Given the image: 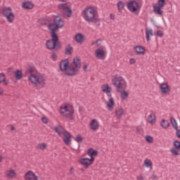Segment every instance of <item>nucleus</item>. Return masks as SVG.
<instances>
[{"label":"nucleus","instance_id":"473e14b6","mask_svg":"<svg viewBox=\"0 0 180 180\" xmlns=\"http://www.w3.org/2000/svg\"><path fill=\"white\" fill-rule=\"evenodd\" d=\"M6 175L7 176H8V178H13V176L16 175V172H15V170L11 169L8 172Z\"/></svg>","mask_w":180,"mask_h":180},{"label":"nucleus","instance_id":"5fc2aeb1","mask_svg":"<svg viewBox=\"0 0 180 180\" xmlns=\"http://www.w3.org/2000/svg\"><path fill=\"white\" fill-rule=\"evenodd\" d=\"M83 68H84V71H86V68H88V65H84V67H83Z\"/></svg>","mask_w":180,"mask_h":180},{"label":"nucleus","instance_id":"f704fd0d","mask_svg":"<svg viewBox=\"0 0 180 180\" xmlns=\"http://www.w3.org/2000/svg\"><path fill=\"white\" fill-rule=\"evenodd\" d=\"M144 164H145L146 167H147L148 168H150V167H151V165H153V163L148 159L145 160Z\"/></svg>","mask_w":180,"mask_h":180},{"label":"nucleus","instance_id":"680f3d73","mask_svg":"<svg viewBox=\"0 0 180 180\" xmlns=\"http://www.w3.org/2000/svg\"><path fill=\"white\" fill-rule=\"evenodd\" d=\"M81 171H82V172H84V171H85V169L81 168Z\"/></svg>","mask_w":180,"mask_h":180},{"label":"nucleus","instance_id":"20e7f679","mask_svg":"<svg viewBox=\"0 0 180 180\" xmlns=\"http://www.w3.org/2000/svg\"><path fill=\"white\" fill-rule=\"evenodd\" d=\"M82 16L86 22L91 23L96 20V11L91 6L86 7L82 11Z\"/></svg>","mask_w":180,"mask_h":180},{"label":"nucleus","instance_id":"9b49d317","mask_svg":"<svg viewBox=\"0 0 180 180\" xmlns=\"http://www.w3.org/2000/svg\"><path fill=\"white\" fill-rule=\"evenodd\" d=\"M25 180H39V178L36 174H34V172L30 170L27 172L25 174Z\"/></svg>","mask_w":180,"mask_h":180},{"label":"nucleus","instance_id":"de8ad7c7","mask_svg":"<svg viewBox=\"0 0 180 180\" xmlns=\"http://www.w3.org/2000/svg\"><path fill=\"white\" fill-rule=\"evenodd\" d=\"M41 120H42V122H44L45 124H46V123H47V117H43L41 118Z\"/></svg>","mask_w":180,"mask_h":180},{"label":"nucleus","instance_id":"4be33fe9","mask_svg":"<svg viewBox=\"0 0 180 180\" xmlns=\"http://www.w3.org/2000/svg\"><path fill=\"white\" fill-rule=\"evenodd\" d=\"M161 6H153V12H155V13L156 15H162V10H161Z\"/></svg>","mask_w":180,"mask_h":180},{"label":"nucleus","instance_id":"f8f14e48","mask_svg":"<svg viewBox=\"0 0 180 180\" xmlns=\"http://www.w3.org/2000/svg\"><path fill=\"white\" fill-rule=\"evenodd\" d=\"M63 141L66 146L71 145V134L68 131L65 130V133L63 134Z\"/></svg>","mask_w":180,"mask_h":180},{"label":"nucleus","instance_id":"dca6fc26","mask_svg":"<svg viewBox=\"0 0 180 180\" xmlns=\"http://www.w3.org/2000/svg\"><path fill=\"white\" fill-rule=\"evenodd\" d=\"M87 154L88 155H89V157L91 158L90 160H92V158H95L94 157H96V155H98V151L95 150L94 148H90L88 150H87Z\"/></svg>","mask_w":180,"mask_h":180},{"label":"nucleus","instance_id":"6e6d98bb","mask_svg":"<svg viewBox=\"0 0 180 180\" xmlns=\"http://www.w3.org/2000/svg\"><path fill=\"white\" fill-rule=\"evenodd\" d=\"M110 19L111 20H115V16H113L112 14H110Z\"/></svg>","mask_w":180,"mask_h":180},{"label":"nucleus","instance_id":"0eeeda50","mask_svg":"<svg viewBox=\"0 0 180 180\" xmlns=\"http://www.w3.org/2000/svg\"><path fill=\"white\" fill-rule=\"evenodd\" d=\"M28 79L32 84H34V85H44L46 81L43 76L32 74L29 76Z\"/></svg>","mask_w":180,"mask_h":180},{"label":"nucleus","instance_id":"8fccbe9b","mask_svg":"<svg viewBox=\"0 0 180 180\" xmlns=\"http://www.w3.org/2000/svg\"><path fill=\"white\" fill-rule=\"evenodd\" d=\"M101 39H97V40L96 41V46H101Z\"/></svg>","mask_w":180,"mask_h":180},{"label":"nucleus","instance_id":"c85d7f7f","mask_svg":"<svg viewBox=\"0 0 180 180\" xmlns=\"http://www.w3.org/2000/svg\"><path fill=\"white\" fill-rule=\"evenodd\" d=\"M148 123L153 124L155 123V115L153 114H150L148 117Z\"/></svg>","mask_w":180,"mask_h":180},{"label":"nucleus","instance_id":"052dcab7","mask_svg":"<svg viewBox=\"0 0 180 180\" xmlns=\"http://www.w3.org/2000/svg\"><path fill=\"white\" fill-rule=\"evenodd\" d=\"M3 82L4 83L5 85H8V82H6H6Z\"/></svg>","mask_w":180,"mask_h":180},{"label":"nucleus","instance_id":"13d9d810","mask_svg":"<svg viewBox=\"0 0 180 180\" xmlns=\"http://www.w3.org/2000/svg\"><path fill=\"white\" fill-rule=\"evenodd\" d=\"M2 160H3L2 155H0V162H2Z\"/></svg>","mask_w":180,"mask_h":180},{"label":"nucleus","instance_id":"09e8293b","mask_svg":"<svg viewBox=\"0 0 180 180\" xmlns=\"http://www.w3.org/2000/svg\"><path fill=\"white\" fill-rule=\"evenodd\" d=\"M129 63H130V64H134V63H136V59H134V58H131V59L129 60Z\"/></svg>","mask_w":180,"mask_h":180},{"label":"nucleus","instance_id":"2eb2a0df","mask_svg":"<svg viewBox=\"0 0 180 180\" xmlns=\"http://www.w3.org/2000/svg\"><path fill=\"white\" fill-rule=\"evenodd\" d=\"M134 50L138 56L143 55L146 53V49L141 46H136Z\"/></svg>","mask_w":180,"mask_h":180},{"label":"nucleus","instance_id":"a211bd4d","mask_svg":"<svg viewBox=\"0 0 180 180\" xmlns=\"http://www.w3.org/2000/svg\"><path fill=\"white\" fill-rule=\"evenodd\" d=\"M96 57H97V58H103V57H105V51L98 49L96 51Z\"/></svg>","mask_w":180,"mask_h":180},{"label":"nucleus","instance_id":"603ef678","mask_svg":"<svg viewBox=\"0 0 180 180\" xmlns=\"http://www.w3.org/2000/svg\"><path fill=\"white\" fill-rule=\"evenodd\" d=\"M70 172L71 175H72L74 174V167L70 168Z\"/></svg>","mask_w":180,"mask_h":180},{"label":"nucleus","instance_id":"3c124183","mask_svg":"<svg viewBox=\"0 0 180 180\" xmlns=\"http://www.w3.org/2000/svg\"><path fill=\"white\" fill-rule=\"evenodd\" d=\"M151 178H152V179H155V180L158 179V177L155 174H153Z\"/></svg>","mask_w":180,"mask_h":180},{"label":"nucleus","instance_id":"5701e85b","mask_svg":"<svg viewBox=\"0 0 180 180\" xmlns=\"http://www.w3.org/2000/svg\"><path fill=\"white\" fill-rule=\"evenodd\" d=\"M113 106H115V100H113V98H110L108 102L107 103V108H108V110H110V109H113Z\"/></svg>","mask_w":180,"mask_h":180},{"label":"nucleus","instance_id":"f3484780","mask_svg":"<svg viewBox=\"0 0 180 180\" xmlns=\"http://www.w3.org/2000/svg\"><path fill=\"white\" fill-rule=\"evenodd\" d=\"M90 127L91 130H98L99 127V124L98 123V121L95 119L92 120L90 122Z\"/></svg>","mask_w":180,"mask_h":180},{"label":"nucleus","instance_id":"4c0bfd02","mask_svg":"<svg viewBox=\"0 0 180 180\" xmlns=\"http://www.w3.org/2000/svg\"><path fill=\"white\" fill-rule=\"evenodd\" d=\"M40 23L42 25V26H47L49 25V21L47 20L43 19L40 21Z\"/></svg>","mask_w":180,"mask_h":180},{"label":"nucleus","instance_id":"ea45409f","mask_svg":"<svg viewBox=\"0 0 180 180\" xmlns=\"http://www.w3.org/2000/svg\"><path fill=\"white\" fill-rule=\"evenodd\" d=\"M38 147L40 148V150H44V148L47 147V145H46V143H39Z\"/></svg>","mask_w":180,"mask_h":180},{"label":"nucleus","instance_id":"1a4fd4ad","mask_svg":"<svg viewBox=\"0 0 180 180\" xmlns=\"http://www.w3.org/2000/svg\"><path fill=\"white\" fill-rule=\"evenodd\" d=\"M58 8L63 11V15H65V16H67L68 18H71V15H72V10H71L70 7L67 6L66 4L59 5Z\"/></svg>","mask_w":180,"mask_h":180},{"label":"nucleus","instance_id":"9d476101","mask_svg":"<svg viewBox=\"0 0 180 180\" xmlns=\"http://www.w3.org/2000/svg\"><path fill=\"white\" fill-rule=\"evenodd\" d=\"M95 161V158L89 159L88 158H84L79 160V164L84 165L86 168H89V165H92L94 162Z\"/></svg>","mask_w":180,"mask_h":180},{"label":"nucleus","instance_id":"a878e982","mask_svg":"<svg viewBox=\"0 0 180 180\" xmlns=\"http://www.w3.org/2000/svg\"><path fill=\"white\" fill-rule=\"evenodd\" d=\"M101 89H102L103 92H105V94L107 92H111L112 91V87L109 86V85H108V84L103 85L101 86Z\"/></svg>","mask_w":180,"mask_h":180},{"label":"nucleus","instance_id":"f257e3e1","mask_svg":"<svg viewBox=\"0 0 180 180\" xmlns=\"http://www.w3.org/2000/svg\"><path fill=\"white\" fill-rule=\"evenodd\" d=\"M64 26L63 19L59 16H55L53 23L47 25L48 30L51 32V39L46 41V46L49 50H60L61 49V42L58 41V35L56 32Z\"/></svg>","mask_w":180,"mask_h":180},{"label":"nucleus","instance_id":"49530a36","mask_svg":"<svg viewBox=\"0 0 180 180\" xmlns=\"http://www.w3.org/2000/svg\"><path fill=\"white\" fill-rule=\"evenodd\" d=\"M176 137H178V139H180V129H178V128H177V129H176Z\"/></svg>","mask_w":180,"mask_h":180},{"label":"nucleus","instance_id":"864d4df0","mask_svg":"<svg viewBox=\"0 0 180 180\" xmlns=\"http://www.w3.org/2000/svg\"><path fill=\"white\" fill-rule=\"evenodd\" d=\"M137 179H138V180H143V176H137Z\"/></svg>","mask_w":180,"mask_h":180},{"label":"nucleus","instance_id":"c756f323","mask_svg":"<svg viewBox=\"0 0 180 180\" xmlns=\"http://www.w3.org/2000/svg\"><path fill=\"white\" fill-rule=\"evenodd\" d=\"M117 8H118L119 12H121L122 11H123V9H124V2L122 1H118Z\"/></svg>","mask_w":180,"mask_h":180},{"label":"nucleus","instance_id":"393cba45","mask_svg":"<svg viewBox=\"0 0 180 180\" xmlns=\"http://www.w3.org/2000/svg\"><path fill=\"white\" fill-rule=\"evenodd\" d=\"M160 126L163 129H168V127H169V122L168 120H162L160 122Z\"/></svg>","mask_w":180,"mask_h":180},{"label":"nucleus","instance_id":"79ce46f5","mask_svg":"<svg viewBox=\"0 0 180 180\" xmlns=\"http://www.w3.org/2000/svg\"><path fill=\"white\" fill-rule=\"evenodd\" d=\"M153 139L152 138L151 136H146V141H147V143H151L153 141Z\"/></svg>","mask_w":180,"mask_h":180},{"label":"nucleus","instance_id":"2f4dec72","mask_svg":"<svg viewBox=\"0 0 180 180\" xmlns=\"http://www.w3.org/2000/svg\"><path fill=\"white\" fill-rule=\"evenodd\" d=\"M146 40L148 41H150V36H153V30H146Z\"/></svg>","mask_w":180,"mask_h":180},{"label":"nucleus","instance_id":"a18cd8bd","mask_svg":"<svg viewBox=\"0 0 180 180\" xmlns=\"http://www.w3.org/2000/svg\"><path fill=\"white\" fill-rule=\"evenodd\" d=\"M51 59L53 60V61H57V54H56V53H52Z\"/></svg>","mask_w":180,"mask_h":180},{"label":"nucleus","instance_id":"aec40b11","mask_svg":"<svg viewBox=\"0 0 180 180\" xmlns=\"http://www.w3.org/2000/svg\"><path fill=\"white\" fill-rule=\"evenodd\" d=\"M73 64L76 70H78V68H81V60H79L78 57H76L73 59Z\"/></svg>","mask_w":180,"mask_h":180},{"label":"nucleus","instance_id":"a19ab883","mask_svg":"<svg viewBox=\"0 0 180 180\" xmlns=\"http://www.w3.org/2000/svg\"><path fill=\"white\" fill-rule=\"evenodd\" d=\"M34 71V68L33 67H30L27 69V72H28L29 74H33Z\"/></svg>","mask_w":180,"mask_h":180},{"label":"nucleus","instance_id":"7c9ffc66","mask_svg":"<svg viewBox=\"0 0 180 180\" xmlns=\"http://www.w3.org/2000/svg\"><path fill=\"white\" fill-rule=\"evenodd\" d=\"M124 111L122 108H118L115 110V115L117 117H122L123 116Z\"/></svg>","mask_w":180,"mask_h":180},{"label":"nucleus","instance_id":"f03ea898","mask_svg":"<svg viewBox=\"0 0 180 180\" xmlns=\"http://www.w3.org/2000/svg\"><path fill=\"white\" fill-rule=\"evenodd\" d=\"M112 84L116 87L117 92H120L121 94V99L124 101V99L129 97V93L124 89H126V81L123 77L116 75L112 79Z\"/></svg>","mask_w":180,"mask_h":180},{"label":"nucleus","instance_id":"412c9836","mask_svg":"<svg viewBox=\"0 0 180 180\" xmlns=\"http://www.w3.org/2000/svg\"><path fill=\"white\" fill-rule=\"evenodd\" d=\"M34 6V5L31 1H25L22 4V8L24 9H32Z\"/></svg>","mask_w":180,"mask_h":180},{"label":"nucleus","instance_id":"39448f33","mask_svg":"<svg viewBox=\"0 0 180 180\" xmlns=\"http://www.w3.org/2000/svg\"><path fill=\"white\" fill-rule=\"evenodd\" d=\"M59 112L63 117H68L70 120H74V119H75V116H74V108H72V107H68L67 105H62L60 107Z\"/></svg>","mask_w":180,"mask_h":180},{"label":"nucleus","instance_id":"423d86ee","mask_svg":"<svg viewBox=\"0 0 180 180\" xmlns=\"http://www.w3.org/2000/svg\"><path fill=\"white\" fill-rule=\"evenodd\" d=\"M1 13L7 19V21L9 23H13V20H15V15L12 13V8L11 7H5L0 10Z\"/></svg>","mask_w":180,"mask_h":180},{"label":"nucleus","instance_id":"e2e57ef3","mask_svg":"<svg viewBox=\"0 0 180 180\" xmlns=\"http://www.w3.org/2000/svg\"><path fill=\"white\" fill-rule=\"evenodd\" d=\"M61 2H65L67 0H60Z\"/></svg>","mask_w":180,"mask_h":180},{"label":"nucleus","instance_id":"c9c22d12","mask_svg":"<svg viewBox=\"0 0 180 180\" xmlns=\"http://www.w3.org/2000/svg\"><path fill=\"white\" fill-rule=\"evenodd\" d=\"M166 1L165 0H158V6H160L163 8L165 6Z\"/></svg>","mask_w":180,"mask_h":180},{"label":"nucleus","instance_id":"58836bf2","mask_svg":"<svg viewBox=\"0 0 180 180\" xmlns=\"http://www.w3.org/2000/svg\"><path fill=\"white\" fill-rule=\"evenodd\" d=\"M172 151V154H173V155H179V153L178 152V149L176 148H173L171 150Z\"/></svg>","mask_w":180,"mask_h":180},{"label":"nucleus","instance_id":"b1692460","mask_svg":"<svg viewBox=\"0 0 180 180\" xmlns=\"http://www.w3.org/2000/svg\"><path fill=\"white\" fill-rule=\"evenodd\" d=\"M14 77L17 79H22V78L23 77V73H22V71H20V70H17L14 72Z\"/></svg>","mask_w":180,"mask_h":180},{"label":"nucleus","instance_id":"37998d69","mask_svg":"<svg viewBox=\"0 0 180 180\" xmlns=\"http://www.w3.org/2000/svg\"><path fill=\"white\" fill-rule=\"evenodd\" d=\"M75 141H77V143H82V137L81 136H77L75 139Z\"/></svg>","mask_w":180,"mask_h":180},{"label":"nucleus","instance_id":"7ed1b4c3","mask_svg":"<svg viewBox=\"0 0 180 180\" xmlns=\"http://www.w3.org/2000/svg\"><path fill=\"white\" fill-rule=\"evenodd\" d=\"M59 68L60 71H65L68 77H74L77 75V73L78 72V69H76L74 65H70V61H68V59L63 60L60 63Z\"/></svg>","mask_w":180,"mask_h":180},{"label":"nucleus","instance_id":"ddd939ff","mask_svg":"<svg viewBox=\"0 0 180 180\" xmlns=\"http://www.w3.org/2000/svg\"><path fill=\"white\" fill-rule=\"evenodd\" d=\"M160 89L162 94H168L171 89H169V85L167 83H162L160 85Z\"/></svg>","mask_w":180,"mask_h":180},{"label":"nucleus","instance_id":"c03bdc74","mask_svg":"<svg viewBox=\"0 0 180 180\" xmlns=\"http://www.w3.org/2000/svg\"><path fill=\"white\" fill-rule=\"evenodd\" d=\"M157 36L158 37H162L164 36V32H162V30H158Z\"/></svg>","mask_w":180,"mask_h":180},{"label":"nucleus","instance_id":"4d7b16f0","mask_svg":"<svg viewBox=\"0 0 180 180\" xmlns=\"http://www.w3.org/2000/svg\"><path fill=\"white\" fill-rule=\"evenodd\" d=\"M105 94H107L108 96H112V93L110 92H107Z\"/></svg>","mask_w":180,"mask_h":180},{"label":"nucleus","instance_id":"6ab92c4d","mask_svg":"<svg viewBox=\"0 0 180 180\" xmlns=\"http://www.w3.org/2000/svg\"><path fill=\"white\" fill-rule=\"evenodd\" d=\"M75 40L77 43H84V35L81 33H78L75 37Z\"/></svg>","mask_w":180,"mask_h":180},{"label":"nucleus","instance_id":"e433bc0d","mask_svg":"<svg viewBox=\"0 0 180 180\" xmlns=\"http://www.w3.org/2000/svg\"><path fill=\"white\" fill-rule=\"evenodd\" d=\"M174 146L176 150H180V142L179 141H174Z\"/></svg>","mask_w":180,"mask_h":180},{"label":"nucleus","instance_id":"4468645a","mask_svg":"<svg viewBox=\"0 0 180 180\" xmlns=\"http://www.w3.org/2000/svg\"><path fill=\"white\" fill-rule=\"evenodd\" d=\"M54 131L58 134V136L63 135V134L65 133V129L63 128L61 125H58L54 127L53 129Z\"/></svg>","mask_w":180,"mask_h":180},{"label":"nucleus","instance_id":"bf43d9fd","mask_svg":"<svg viewBox=\"0 0 180 180\" xmlns=\"http://www.w3.org/2000/svg\"><path fill=\"white\" fill-rule=\"evenodd\" d=\"M11 131L15 130V128L13 127V126H11Z\"/></svg>","mask_w":180,"mask_h":180},{"label":"nucleus","instance_id":"6e6552de","mask_svg":"<svg viewBox=\"0 0 180 180\" xmlns=\"http://www.w3.org/2000/svg\"><path fill=\"white\" fill-rule=\"evenodd\" d=\"M127 8L129 11L134 13L139 11V3L134 0H131L127 3Z\"/></svg>","mask_w":180,"mask_h":180},{"label":"nucleus","instance_id":"72a5a7b5","mask_svg":"<svg viewBox=\"0 0 180 180\" xmlns=\"http://www.w3.org/2000/svg\"><path fill=\"white\" fill-rule=\"evenodd\" d=\"M6 76L4 73H0V84L6 82Z\"/></svg>","mask_w":180,"mask_h":180},{"label":"nucleus","instance_id":"bb28decb","mask_svg":"<svg viewBox=\"0 0 180 180\" xmlns=\"http://www.w3.org/2000/svg\"><path fill=\"white\" fill-rule=\"evenodd\" d=\"M170 122L172 123L173 129H174V130H177L178 123H176V120H175L174 117H172L170 118Z\"/></svg>","mask_w":180,"mask_h":180},{"label":"nucleus","instance_id":"cd10ccee","mask_svg":"<svg viewBox=\"0 0 180 180\" xmlns=\"http://www.w3.org/2000/svg\"><path fill=\"white\" fill-rule=\"evenodd\" d=\"M65 54L66 56H71V54H72V47L71 46V45L69 44L65 48Z\"/></svg>","mask_w":180,"mask_h":180}]
</instances>
